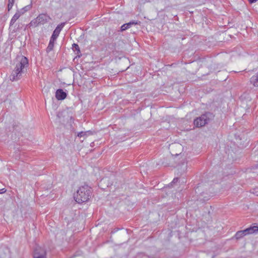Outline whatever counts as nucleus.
<instances>
[{"label":"nucleus","instance_id":"12","mask_svg":"<svg viewBox=\"0 0 258 258\" xmlns=\"http://www.w3.org/2000/svg\"><path fill=\"white\" fill-rule=\"evenodd\" d=\"M250 82L255 87H258V73L250 79Z\"/></svg>","mask_w":258,"mask_h":258},{"label":"nucleus","instance_id":"9","mask_svg":"<svg viewBox=\"0 0 258 258\" xmlns=\"http://www.w3.org/2000/svg\"><path fill=\"white\" fill-rule=\"evenodd\" d=\"M31 8H32V5L30 4V5H27V6L24 7V8L18 10L17 11V12L19 14H20V15L21 16L22 15L24 14L26 12L30 10Z\"/></svg>","mask_w":258,"mask_h":258},{"label":"nucleus","instance_id":"17","mask_svg":"<svg viewBox=\"0 0 258 258\" xmlns=\"http://www.w3.org/2000/svg\"><path fill=\"white\" fill-rule=\"evenodd\" d=\"M252 192L255 196H258V187L255 188L253 189Z\"/></svg>","mask_w":258,"mask_h":258},{"label":"nucleus","instance_id":"7","mask_svg":"<svg viewBox=\"0 0 258 258\" xmlns=\"http://www.w3.org/2000/svg\"><path fill=\"white\" fill-rule=\"evenodd\" d=\"M67 97V93L62 89H57L55 92V97L58 100H62Z\"/></svg>","mask_w":258,"mask_h":258},{"label":"nucleus","instance_id":"20","mask_svg":"<svg viewBox=\"0 0 258 258\" xmlns=\"http://www.w3.org/2000/svg\"><path fill=\"white\" fill-rule=\"evenodd\" d=\"M74 45L75 46V48H76V49H78V48H79V46H78L77 44H74Z\"/></svg>","mask_w":258,"mask_h":258},{"label":"nucleus","instance_id":"4","mask_svg":"<svg viewBox=\"0 0 258 258\" xmlns=\"http://www.w3.org/2000/svg\"><path fill=\"white\" fill-rule=\"evenodd\" d=\"M210 113H207L197 118L194 120V124L197 127H202L208 123L209 120Z\"/></svg>","mask_w":258,"mask_h":258},{"label":"nucleus","instance_id":"3","mask_svg":"<svg viewBox=\"0 0 258 258\" xmlns=\"http://www.w3.org/2000/svg\"><path fill=\"white\" fill-rule=\"evenodd\" d=\"M258 232V226L254 224L252 226L248 227L243 230H241L237 232L235 235L236 239H240L248 234H251Z\"/></svg>","mask_w":258,"mask_h":258},{"label":"nucleus","instance_id":"16","mask_svg":"<svg viewBox=\"0 0 258 258\" xmlns=\"http://www.w3.org/2000/svg\"><path fill=\"white\" fill-rule=\"evenodd\" d=\"M87 132H79L77 136L78 137H80V138H81V137H85L87 135Z\"/></svg>","mask_w":258,"mask_h":258},{"label":"nucleus","instance_id":"1","mask_svg":"<svg viewBox=\"0 0 258 258\" xmlns=\"http://www.w3.org/2000/svg\"><path fill=\"white\" fill-rule=\"evenodd\" d=\"M28 67V60L27 58L22 56L19 57L17 59L15 66L10 76V79L12 81H16L20 80L27 70Z\"/></svg>","mask_w":258,"mask_h":258},{"label":"nucleus","instance_id":"11","mask_svg":"<svg viewBox=\"0 0 258 258\" xmlns=\"http://www.w3.org/2000/svg\"><path fill=\"white\" fill-rule=\"evenodd\" d=\"M138 24V22H135V21H132V22H130L128 23H126V24H124L123 25H122L121 27V31H124L126 29H127L128 28H129L130 27H131V26L134 24Z\"/></svg>","mask_w":258,"mask_h":258},{"label":"nucleus","instance_id":"13","mask_svg":"<svg viewBox=\"0 0 258 258\" xmlns=\"http://www.w3.org/2000/svg\"><path fill=\"white\" fill-rule=\"evenodd\" d=\"M39 25H40V24L39 23V22L38 19H37V18H36L35 19L32 20L30 22V23L29 24V26L30 27H36Z\"/></svg>","mask_w":258,"mask_h":258},{"label":"nucleus","instance_id":"15","mask_svg":"<svg viewBox=\"0 0 258 258\" xmlns=\"http://www.w3.org/2000/svg\"><path fill=\"white\" fill-rule=\"evenodd\" d=\"M15 0H9L8 1V11H10L14 6Z\"/></svg>","mask_w":258,"mask_h":258},{"label":"nucleus","instance_id":"6","mask_svg":"<svg viewBox=\"0 0 258 258\" xmlns=\"http://www.w3.org/2000/svg\"><path fill=\"white\" fill-rule=\"evenodd\" d=\"M64 24V23H62L58 25L54 30L51 37L56 39L57 37L58 36L61 30L63 28Z\"/></svg>","mask_w":258,"mask_h":258},{"label":"nucleus","instance_id":"8","mask_svg":"<svg viewBox=\"0 0 258 258\" xmlns=\"http://www.w3.org/2000/svg\"><path fill=\"white\" fill-rule=\"evenodd\" d=\"M36 18L40 25L45 24L49 19V17L46 15L43 14L39 15Z\"/></svg>","mask_w":258,"mask_h":258},{"label":"nucleus","instance_id":"14","mask_svg":"<svg viewBox=\"0 0 258 258\" xmlns=\"http://www.w3.org/2000/svg\"><path fill=\"white\" fill-rule=\"evenodd\" d=\"M20 17V14L16 12L11 20L10 25H13Z\"/></svg>","mask_w":258,"mask_h":258},{"label":"nucleus","instance_id":"19","mask_svg":"<svg viewBox=\"0 0 258 258\" xmlns=\"http://www.w3.org/2000/svg\"><path fill=\"white\" fill-rule=\"evenodd\" d=\"M6 191V190L5 188L0 189V194L5 193Z\"/></svg>","mask_w":258,"mask_h":258},{"label":"nucleus","instance_id":"5","mask_svg":"<svg viewBox=\"0 0 258 258\" xmlns=\"http://www.w3.org/2000/svg\"><path fill=\"white\" fill-rule=\"evenodd\" d=\"M34 258H46V251L43 248L38 246L34 250Z\"/></svg>","mask_w":258,"mask_h":258},{"label":"nucleus","instance_id":"10","mask_svg":"<svg viewBox=\"0 0 258 258\" xmlns=\"http://www.w3.org/2000/svg\"><path fill=\"white\" fill-rule=\"evenodd\" d=\"M55 40L56 39H55L54 38H52L51 37L50 38L48 45L46 48V51L47 52H49L51 51V50H52V49L54 47V41H55Z\"/></svg>","mask_w":258,"mask_h":258},{"label":"nucleus","instance_id":"2","mask_svg":"<svg viewBox=\"0 0 258 258\" xmlns=\"http://www.w3.org/2000/svg\"><path fill=\"white\" fill-rule=\"evenodd\" d=\"M91 194V188L88 185H85L79 187L74 198L77 203H83L87 202L90 199Z\"/></svg>","mask_w":258,"mask_h":258},{"label":"nucleus","instance_id":"18","mask_svg":"<svg viewBox=\"0 0 258 258\" xmlns=\"http://www.w3.org/2000/svg\"><path fill=\"white\" fill-rule=\"evenodd\" d=\"M178 180V178H174L172 182L171 183V184H173V183H175V182H177Z\"/></svg>","mask_w":258,"mask_h":258}]
</instances>
